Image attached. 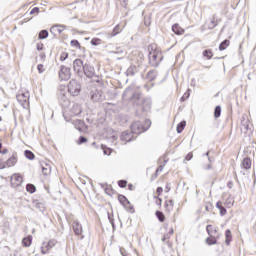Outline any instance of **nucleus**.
I'll return each instance as SVG.
<instances>
[{"label":"nucleus","instance_id":"f257e3e1","mask_svg":"<svg viewBox=\"0 0 256 256\" xmlns=\"http://www.w3.org/2000/svg\"><path fill=\"white\" fill-rule=\"evenodd\" d=\"M122 97L124 101H133L135 105H142L143 111L151 109V98H141V93H135L132 87L126 88Z\"/></svg>","mask_w":256,"mask_h":256},{"label":"nucleus","instance_id":"f03ea898","mask_svg":"<svg viewBox=\"0 0 256 256\" xmlns=\"http://www.w3.org/2000/svg\"><path fill=\"white\" fill-rule=\"evenodd\" d=\"M149 55V63L152 67H159V63L163 61V54L155 48V46L150 45L148 47Z\"/></svg>","mask_w":256,"mask_h":256},{"label":"nucleus","instance_id":"7ed1b4c3","mask_svg":"<svg viewBox=\"0 0 256 256\" xmlns=\"http://www.w3.org/2000/svg\"><path fill=\"white\" fill-rule=\"evenodd\" d=\"M151 126V120H146L145 124L141 123V121H136L131 125V131L134 135H141V133H145L147 129Z\"/></svg>","mask_w":256,"mask_h":256},{"label":"nucleus","instance_id":"20e7f679","mask_svg":"<svg viewBox=\"0 0 256 256\" xmlns=\"http://www.w3.org/2000/svg\"><path fill=\"white\" fill-rule=\"evenodd\" d=\"M68 92L73 97H77L81 93V84H79L76 80H71L68 84Z\"/></svg>","mask_w":256,"mask_h":256},{"label":"nucleus","instance_id":"39448f33","mask_svg":"<svg viewBox=\"0 0 256 256\" xmlns=\"http://www.w3.org/2000/svg\"><path fill=\"white\" fill-rule=\"evenodd\" d=\"M16 99L23 109H27L29 107V92H19L16 95Z\"/></svg>","mask_w":256,"mask_h":256},{"label":"nucleus","instance_id":"423d86ee","mask_svg":"<svg viewBox=\"0 0 256 256\" xmlns=\"http://www.w3.org/2000/svg\"><path fill=\"white\" fill-rule=\"evenodd\" d=\"M240 129L242 133H245L246 135L251 133V122L249 121L247 115L242 116Z\"/></svg>","mask_w":256,"mask_h":256},{"label":"nucleus","instance_id":"0eeeda50","mask_svg":"<svg viewBox=\"0 0 256 256\" xmlns=\"http://www.w3.org/2000/svg\"><path fill=\"white\" fill-rule=\"evenodd\" d=\"M59 77L61 81H69V79H71V68L61 66L59 71Z\"/></svg>","mask_w":256,"mask_h":256},{"label":"nucleus","instance_id":"6e6552de","mask_svg":"<svg viewBox=\"0 0 256 256\" xmlns=\"http://www.w3.org/2000/svg\"><path fill=\"white\" fill-rule=\"evenodd\" d=\"M118 199H119V202L121 203V205H123L129 213L135 212L133 205H131V202L129 200H127V197H125L123 195H119Z\"/></svg>","mask_w":256,"mask_h":256},{"label":"nucleus","instance_id":"1a4fd4ad","mask_svg":"<svg viewBox=\"0 0 256 256\" xmlns=\"http://www.w3.org/2000/svg\"><path fill=\"white\" fill-rule=\"evenodd\" d=\"M84 74L86 75V77H88V79H93V77H95V68L89 64H85L84 65Z\"/></svg>","mask_w":256,"mask_h":256},{"label":"nucleus","instance_id":"9d476101","mask_svg":"<svg viewBox=\"0 0 256 256\" xmlns=\"http://www.w3.org/2000/svg\"><path fill=\"white\" fill-rule=\"evenodd\" d=\"M85 64H83V60L81 59H76L73 62V68L75 73H81V71L84 70Z\"/></svg>","mask_w":256,"mask_h":256},{"label":"nucleus","instance_id":"9b49d317","mask_svg":"<svg viewBox=\"0 0 256 256\" xmlns=\"http://www.w3.org/2000/svg\"><path fill=\"white\" fill-rule=\"evenodd\" d=\"M82 111L83 110L81 109V105L73 104L69 111V115H70V117H75L77 115H81Z\"/></svg>","mask_w":256,"mask_h":256},{"label":"nucleus","instance_id":"f8f14e48","mask_svg":"<svg viewBox=\"0 0 256 256\" xmlns=\"http://www.w3.org/2000/svg\"><path fill=\"white\" fill-rule=\"evenodd\" d=\"M11 183L14 187H20L23 183V177H21V175L14 174L11 176Z\"/></svg>","mask_w":256,"mask_h":256},{"label":"nucleus","instance_id":"ddd939ff","mask_svg":"<svg viewBox=\"0 0 256 256\" xmlns=\"http://www.w3.org/2000/svg\"><path fill=\"white\" fill-rule=\"evenodd\" d=\"M121 141H124L125 143H129V142L133 141V131L122 132Z\"/></svg>","mask_w":256,"mask_h":256},{"label":"nucleus","instance_id":"4468645a","mask_svg":"<svg viewBox=\"0 0 256 256\" xmlns=\"http://www.w3.org/2000/svg\"><path fill=\"white\" fill-rule=\"evenodd\" d=\"M59 103L62 105V107H69L70 103L69 99L67 98V95H65L63 92H61L58 96Z\"/></svg>","mask_w":256,"mask_h":256},{"label":"nucleus","instance_id":"2eb2a0df","mask_svg":"<svg viewBox=\"0 0 256 256\" xmlns=\"http://www.w3.org/2000/svg\"><path fill=\"white\" fill-rule=\"evenodd\" d=\"M91 99L92 101H95V102L103 101V91L95 90L91 94Z\"/></svg>","mask_w":256,"mask_h":256},{"label":"nucleus","instance_id":"dca6fc26","mask_svg":"<svg viewBox=\"0 0 256 256\" xmlns=\"http://www.w3.org/2000/svg\"><path fill=\"white\" fill-rule=\"evenodd\" d=\"M72 227L75 235H81L83 233V226L77 220H74Z\"/></svg>","mask_w":256,"mask_h":256},{"label":"nucleus","instance_id":"f3484780","mask_svg":"<svg viewBox=\"0 0 256 256\" xmlns=\"http://www.w3.org/2000/svg\"><path fill=\"white\" fill-rule=\"evenodd\" d=\"M17 164V155L13 154L12 157H10L5 165L6 167H15V165Z\"/></svg>","mask_w":256,"mask_h":256},{"label":"nucleus","instance_id":"a211bd4d","mask_svg":"<svg viewBox=\"0 0 256 256\" xmlns=\"http://www.w3.org/2000/svg\"><path fill=\"white\" fill-rule=\"evenodd\" d=\"M172 31L175 33V35H183L185 33V30L179 26V24H174L172 26Z\"/></svg>","mask_w":256,"mask_h":256},{"label":"nucleus","instance_id":"6ab92c4d","mask_svg":"<svg viewBox=\"0 0 256 256\" xmlns=\"http://www.w3.org/2000/svg\"><path fill=\"white\" fill-rule=\"evenodd\" d=\"M51 246L49 245V242H43L42 246H41V253L42 255H47V253H49V251H51Z\"/></svg>","mask_w":256,"mask_h":256},{"label":"nucleus","instance_id":"aec40b11","mask_svg":"<svg viewBox=\"0 0 256 256\" xmlns=\"http://www.w3.org/2000/svg\"><path fill=\"white\" fill-rule=\"evenodd\" d=\"M33 205H34L35 209H38V211H40V213H43L45 211V204L43 202H39V201L35 200L33 202Z\"/></svg>","mask_w":256,"mask_h":256},{"label":"nucleus","instance_id":"412c9836","mask_svg":"<svg viewBox=\"0 0 256 256\" xmlns=\"http://www.w3.org/2000/svg\"><path fill=\"white\" fill-rule=\"evenodd\" d=\"M216 208L219 209L221 217L227 215V209L223 207V203H221V201L216 203Z\"/></svg>","mask_w":256,"mask_h":256},{"label":"nucleus","instance_id":"4be33fe9","mask_svg":"<svg viewBox=\"0 0 256 256\" xmlns=\"http://www.w3.org/2000/svg\"><path fill=\"white\" fill-rule=\"evenodd\" d=\"M174 206H175V203H173V200L165 201V209L168 213H171V211H173Z\"/></svg>","mask_w":256,"mask_h":256},{"label":"nucleus","instance_id":"5701e85b","mask_svg":"<svg viewBox=\"0 0 256 256\" xmlns=\"http://www.w3.org/2000/svg\"><path fill=\"white\" fill-rule=\"evenodd\" d=\"M241 167H243V169H251V159L249 158H244L242 163H241Z\"/></svg>","mask_w":256,"mask_h":256},{"label":"nucleus","instance_id":"b1692460","mask_svg":"<svg viewBox=\"0 0 256 256\" xmlns=\"http://www.w3.org/2000/svg\"><path fill=\"white\" fill-rule=\"evenodd\" d=\"M135 73H137V67L136 66H130L127 71H126V75L128 77H133V75H135Z\"/></svg>","mask_w":256,"mask_h":256},{"label":"nucleus","instance_id":"393cba45","mask_svg":"<svg viewBox=\"0 0 256 256\" xmlns=\"http://www.w3.org/2000/svg\"><path fill=\"white\" fill-rule=\"evenodd\" d=\"M65 30V26H61V25H57V26H53L50 31L53 33V31H57V33H59V35H61L63 33V31Z\"/></svg>","mask_w":256,"mask_h":256},{"label":"nucleus","instance_id":"a878e982","mask_svg":"<svg viewBox=\"0 0 256 256\" xmlns=\"http://www.w3.org/2000/svg\"><path fill=\"white\" fill-rule=\"evenodd\" d=\"M33 239L31 238V236H28L26 238H23L22 240V245L24 247H31V243H32Z\"/></svg>","mask_w":256,"mask_h":256},{"label":"nucleus","instance_id":"bb28decb","mask_svg":"<svg viewBox=\"0 0 256 256\" xmlns=\"http://www.w3.org/2000/svg\"><path fill=\"white\" fill-rule=\"evenodd\" d=\"M224 205L228 209H231V207H233V205H235V200H233V198L229 197V198L226 199Z\"/></svg>","mask_w":256,"mask_h":256},{"label":"nucleus","instance_id":"cd10ccee","mask_svg":"<svg viewBox=\"0 0 256 256\" xmlns=\"http://www.w3.org/2000/svg\"><path fill=\"white\" fill-rule=\"evenodd\" d=\"M42 173L45 176L51 175V166H49L48 164H45V166H42Z\"/></svg>","mask_w":256,"mask_h":256},{"label":"nucleus","instance_id":"c85d7f7f","mask_svg":"<svg viewBox=\"0 0 256 256\" xmlns=\"http://www.w3.org/2000/svg\"><path fill=\"white\" fill-rule=\"evenodd\" d=\"M146 77H147L148 81H154L155 77H157V73L154 70H150L147 73Z\"/></svg>","mask_w":256,"mask_h":256},{"label":"nucleus","instance_id":"c756f323","mask_svg":"<svg viewBox=\"0 0 256 256\" xmlns=\"http://www.w3.org/2000/svg\"><path fill=\"white\" fill-rule=\"evenodd\" d=\"M230 42L229 40H224L223 42H221V44L219 45V51H225V49H227V47H229Z\"/></svg>","mask_w":256,"mask_h":256},{"label":"nucleus","instance_id":"7c9ffc66","mask_svg":"<svg viewBox=\"0 0 256 256\" xmlns=\"http://www.w3.org/2000/svg\"><path fill=\"white\" fill-rule=\"evenodd\" d=\"M186 125H187V122L185 121L180 122L176 128L177 133H183V129H185Z\"/></svg>","mask_w":256,"mask_h":256},{"label":"nucleus","instance_id":"2f4dec72","mask_svg":"<svg viewBox=\"0 0 256 256\" xmlns=\"http://www.w3.org/2000/svg\"><path fill=\"white\" fill-rule=\"evenodd\" d=\"M24 155H25L26 159H29L30 161H33V159H35V154L33 152H31L30 150H26L24 152Z\"/></svg>","mask_w":256,"mask_h":256},{"label":"nucleus","instance_id":"473e14b6","mask_svg":"<svg viewBox=\"0 0 256 256\" xmlns=\"http://www.w3.org/2000/svg\"><path fill=\"white\" fill-rule=\"evenodd\" d=\"M206 243L207 245H217V238L210 236L206 239Z\"/></svg>","mask_w":256,"mask_h":256},{"label":"nucleus","instance_id":"72a5a7b5","mask_svg":"<svg viewBox=\"0 0 256 256\" xmlns=\"http://www.w3.org/2000/svg\"><path fill=\"white\" fill-rule=\"evenodd\" d=\"M49 37V32L47 30L40 31L38 39H47Z\"/></svg>","mask_w":256,"mask_h":256},{"label":"nucleus","instance_id":"f704fd0d","mask_svg":"<svg viewBox=\"0 0 256 256\" xmlns=\"http://www.w3.org/2000/svg\"><path fill=\"white\" fill-rule=\"evenodd\" d=\"M156 217L158 221H160V223H163V221H165V214H163V212L161 211H156Z\"/></svg>","mask_w":256,"mask_h":256},{"label":"nucleus","instance_id":"c9c22d12","mask_svg":"<svg viewBox=\"0 0 256 256\" xmlns=\"http://www.w3.org/2000/svg\"><path fill=\"white\" fill-rule=\"evenodd\" d=\"M119 33H121V27L119 25H116L110 37H115L116 35H119Z\"/></svg>","mask_w":256,"mask_h":256},{"label":"nucleus","instance_id":"e433bc0d","mask_svg":"<svg viewBox=\"0 0 256 256\" xmlns=\"http://www.w3.org/2000/svg\"><path fill=\"white\" fill-rule=\"evenodd\" d=\"M225 237H226L225 243L226 245H229V243H231V230L228 229L225 231Z\"/></svg>","mask_w":256,"mask_h":256},{"label":"nucleus","instance_id":"4c0bfd02","mask_svg":"<svg viewBox=\"0 0 256 256\" xmlns=\"http://www.w3.org/2000/svg\"><path fill=\"white\" fill-rule=\"evenodd\" d=\"M26 191L28 193H35V191H37V188L33 184H27Z\"/></svg>","mask_w":256,"mask_h":256},{"label":"nucleus","instance_id":"58836bf2","mask_svg":"<svg viewBox=\"0 0 256 256\" xmlns=\"http://www.w3.org/2000/svg\"><path fill=\"white\" fill-rule=\"evenodd\" d=\"M214 117L219 119L221 117V106H216L214 110Z\"/></svg>","mask_w":256,"mask_h":256},{"label":"nucleus","instance_id":"ea45409f","mask_svg":"<svg viewBox=\"0 0 256 256\" xmlns=\"http://www.w3.org/2000/svg\"><path fill=\"white\" fill-rule=\"evenodd\" d=\"M203 56L207 57V59H211L213 57V51L212 50H204Z\"/></svg>","mask_w":256,"mask_h":256},{"label":"nucleus","instance_id":"a19ab883","mask_svg":"<svg viewBox=\"0 0 256 256\" xmlns=\"http://www.w3.org/2000/svg\"><path fill=\"white\" fill-rule=\"evenodd\" d=\"M70 45H71L72 47H76V49L81 48V44H80L79 41H77V40H72V41L70 42Z\"/></svg>","mask_w":256,"mask_h":256},{"label":"nucleus","instance_id":"79ce46f5","mask_svg":"<svg viewBox=\"0 0 256 256\" xmlns=\"http://www.w3.org/2000/svg\"><path fill=\"white\" fill-rule=\"evenodd\" d=\"M118 185L122 189H125V187H127V180H120V181H118Z\"/></svg>","mask_w":256,"mask_h":256},{"label":"nucleus","instance_id":"37998d69","mask_svg":"<svg viewBox=\"0 0 256 256\" xmlns=\"http://www.w3.org/2000/svg\"><path fill=\"white\" fill-rule=\"evenodd\" d=\"M69 57V53L63 52L60 56V61H65Z\"/></svg>","mask_w":256,"mask_h":256},{"label":"nucleus","instance_id":"c03bdc74","mask_svg":"<svg viewBox=\"0 0 256 256\" xmlns=\"http://www.w3.org/2000/svg\"><path fill=\"white\" fill-rule=\"evenodd\" d=\"M38 72L41 73H45V66L43 64H39L37 66Z\"/></svg>","mask_w":256,"mask_h":256},{"label":"nucleus","instance_id":"a18cd8bd","mask_svg":"<svg viewBox=\"0 0 256 256\" xmlns=\"http://www.w3.org/2000/svg\"><path fill=\"white\" fill-rule=\"evenodd\" d=\"M48 245L53 249V247L57 245V240L55 239L49 240Z\"/></svg>","mask_w":256,"mask_h":256},{"label":"nucleus","instance_id":"49530a36","mask_svg":"<svg viewBox=\"0 0 256 256\" xmlns=\"http://www.w3.org/2000/svg\"><path fill=\"white\" fill-rule=\"evenodd\" d=\"M83 143H87V138H85L84 136H80L78 144L81 145Z\"/></svg>","mask_w":256,"mask_h":256},{"label":"nucleus","instance_id":"de8ad7c7","mask_svg":"<svg viewBox=\"0 0 256 256\" xmlns=\"http://www.w3.org/2000/svg\"><path fill=\"white\" fill-rule=\"evenodd\" d=\"M120 253L122 256H130L129 253H127V250H125V248H120Z\"/></svg>","mask_w":256,"mask_h":256},{"label":"nucleus","instance_id":"09e8293b","mask_svg":"<svg viewBox=\"0 0 256 256\" xmlns=\"http://www.w3.org/2000/svg\"><path fill=\"white\" fill-rule=\"evenodd\" d=\"M90 43H91V45L97 46V45H99V39L93 38Z\"/></svg>","mask_w":256,"mask_h":256},{"label":"nucleus","instance_id":"8fccbe9b","mask_svg":"<svg viewBox=\"0 0 256 256\" xmlns=\"http://www.w3.org/2000/svg\"><path fill=\"white\" fill-rule=\"evenodd\" d=\"M213 226H211V225H208L207 227H206V231H207V233H208V235H211L212 233H213Z\"/></svg>","mask_w":256,"mask_h":256},{"label":"nucleus","instance_id":"3c124183","mask_svg":"<svg viewBox=\"0 0 256 256\" xmlns=\"http://www.w3.org/2000/svg\"><path fill=\"white\" fill-rule=\"evenodd\" d=\"M193 159V153H188L187 156L185 157L186 161H191Z\"/></svg>","mask_w":256,"mask_h":256},{"label":"nucleus","instance_id":"603ef678","mask_svg":"<svg viewBox=\"0 0 256 256\" xmlns=\"http://www.w3.org/2000/svg\"><path fill=\"white\" fill-rule=\"evenodd\" d=\"M35 13H39V8L35 7L30 11V15H33Z\"/></svg>","mask_w":256,"mask_h":256},{"label":"nucleus","instance_id":"864d4df0","mask_svg":"<svg viewBox=\"0 0 256 256\" xmlns=\"http://www.w3.org/2000/svg\"><path fill=\"white\" fill-rule=\"evenodd\" d=\"M156 193L158 195H161V193H163V187H158L157 190H156Z\"/></svg>","mask_w":256,"mask_h":256},{"label":"nucleus","instance_id":"5fc2aeb1","mask_svg":"<svg viewBox=\"0 0 256 256\" xmlns=\"http://www.w3.org/2000/svg\"><path fill=\"white\" fill-rule=\"evenodd\" d=\"M186 99H189V93H185L184 96L181 97V101H185Z\"/></svg>","mask_w":256,"mask_h":256},{"label":"nucleus","instance_id":"6e6d98bb","mask_svg":"<svg viewBox=\"0 0 256 256\" xmlns=\"http://www.w3.org/2000/svg\"><path fill=\"white\" fill-rule=\"evenodd\" d=\"M2 155H7V153H9V150H7V148H4L3 150H1L0 152Z\"/></svg>","mask_w":256,"mask_h":256},{"label":"nucleus","instance_id":"4d7b16f0","mask_svg":"<svg viewBox=\"0 0 256 256\" xmlns=\"http://www.w3.org/2000/svg\"><path fill=\"white\" fill-rule=\"evenodd\" d=\"M211 29H215V27H217V24H215V20L211 21Z\"/></svg>","mask_w":256,"mask_h":256},{"label":"nucleus","instance_id":"13d9d810","mask_svg":"<svg viewBox=\"0 0 256 256\" xmlns=\"http://www.w3.org/2000/svg\"><path fill=\"white\" fill-rule=\"evenodd\" d=\"M206 157H208V161H209V163H213V160H211V157H209V151L206 153V154H204Z\"/></svg>","mask_w":256,"mask_h":256},{"label":"nucleus","instance_id":"bf43d9fd","mask_svg":"<svg viewBox=\"0 0 256 256\" xmlns=\"http://www.w3.org/2000/svg\"><path fill=\"white\" fill-rule=\"evenodd\" d=\"M161 171H163V165H160V166L157 168L156 173H159V172H161Z\"/></svg>","mask_w":256,"mask_h":256},{"label":"nucleus","instance_id":"052dcab7","mask_svg":"<svg viewBox=\"0 0 256 256\" xmlns=\"http://www.w3.org/2000/svg\"><path fill=\"white\" fill-rule=\"evenodd\" d=\"M227 187H229V189H233V182H228Z\"/></svg>","mask_w":256,"mask_h":256},{"label":"nucleus","instance_id":"680f3d73","mask_svg":"<svg viewBox=\"0 0 256 256\" xmlns=\"http://www.w3.org/2000/svg\"><path fill=\"white\" fill-rule=\"evenodd\" d=\"M41 49H43V44H37V50L41 51Z\"/></svg>","mask_w":256,"mask_h":256},{"label":"nucleus","instance_id":"e2e57ef3","mask_svg":"<svg viewBox=\"0 0 256 256\" xmlns=\"http://www.w3.org/2000/svg\"><path fill=\"white\" fill-rule=\"evenodd\" d=\"M204 169H205L206 171H209V169H211V164H208V165L204 166Z\"/></svg>","mask_w":256,"mask_h":256},{"label":"nucleus","instance_id":"0e129e2a","mask_svg":"<svg viewBox=\"0 0 256 256\" xmlns=\"http://www.w3.org/2000/svg\"><path fill=\"white\" fill-rule=\"evenodd\" d=\"M173 233H174V230H173V228H171L169 233H168V237H171V235H173Z\"/></svg>","mask_w":256,"mask_h":256},{"label":"nucleus","instance_id":"69168bd1","mask_svg":"<svg viewBox=\"0 0 256 256\" xmlns=\"http://www.w3.org/2000/svg\"><path fill=\"white\" fill-rule=\"evenodd\" d=\"M144 23H145V25H148V26L151 25V18L148 17V23H147V21H145Z\"/></svg>","mask_w":256,"mask_h":256},{"label":"nucleus","instance_id":"338daca9","mask_svg":"<svg viewBox=\"0 0 256 256\" xmlns=\"http://www.w3.org/2000/svg\"><path fill=\"white\" fill-rule=\"evenodd\" d=\"M165 239H169V234L164 235V237L162 238V241H165Z\"/></svg>","mask_w":256,"mask_h":256},{"label":"nucleus","instance_id":"774afa93","mask_svg":"<svg viewBox=\"0 0 256 256\" xmlns=\"http://www.w3.org/2000/svg\"><path fill=\"white\" fill-rule=\"evenodd\" d=\"M108 219H109L111 225H113V219L111 218V215H108Z\"/></svg>","mask_w":256,"mask_h":256}]
</instances>
